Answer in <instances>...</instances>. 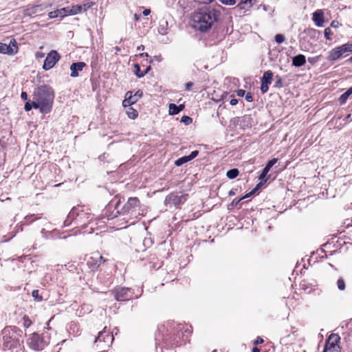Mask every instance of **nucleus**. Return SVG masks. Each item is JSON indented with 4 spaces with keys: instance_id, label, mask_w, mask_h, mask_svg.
Masks as SVG:
<instances>
[{
    "instance_id": "774afa93",
    "label": "nucleus",
    "mask_w": 352,
    "mask_h": 352,
    "mask_svg": "<svg viewBox=\"0 0 352 352\" xmlns=\"http://www.w3.org/2000/svg\"><path fill=\"white\" fill-rule=\"evenodd\" d=\"M140 56H142V57L148 56L147 53H142V54H140Z\"/></svg>"
},
{
    "instance_id": "a878e982",
    "label": "nucleus",
    "mask_w": 352,
    "mask_h": 352,
    "mask_svg": "<svg viewBox=\"0 0 352 352\" xmlns=\"http://www.w3.org/2000/svg\"><path fill=\"white\" fill-rule=\"evenodd\" d=\"M168 113L170 115H177L179 113L177 105L173 103L169 104Z\"/></svg>"
},
{
    "instance_id": "6e6d98bb",
    "label": "nucleus",
    "mask_w": 352,
    "mask_h": 352,
    "mask_svg": "<svg viewBox=\"0 0 352 352\" xmlns=\"http://www.w3.org/2000/svg\"><path fill=\"white\" fill-rule=\"evenodd\" d=\"M192 85H193V83L191 82H188L186 83V89L190 90V89L192 87Z\"/></svg>"
},
{
    "instance_id": "20e7f679",
    "label": "nucleus",
    "mask_w": 352,
    "mask_h": 352,
    "mask_svg": "<svg viewBox=\"0 0 352 352\" xmlns=\"http://www.w3.org/2000/svg\"><path fill=\"white\" fill-rule=\"evenodd\" d=\"M18 331L21 333V331L16 327H6L3 329L1 335L3 346L6 349H11L16 346L19 342Z\"/></svg>"
},
{
    "instance_id": "4d7b16f0",
    "label": "nucleus",
    "mask_w": 352,
    "mask_h": 352,
    "mask_svg": "<svg viewBox=\"0 0 352 352\" xmlns=\"http://www.w3.org/2000/svg\"><path fill=\"white\" fill-rule=\"evenodd\" d=\"M153 59L157 62H161L162 60V58L161 56H153Z\"/></svg>"
},
{
    "instance_id": "4be33fe9",
    "label": "nucleus",
    "mask_w": 352,
    "mask_h": 352,
    "mask_svg": "<svg viewBox=\"0 0 352 352\" xmlns=\"http://www.w3.org/2000/svg\"><path fill=\"white\" fill-rule=\"evenodd\" d=\"M142 95L143 92L140 90H138L134 95H132L131 91L126 92V96H129L134 104L138 102Z\"/></svg>"
},
{
    "instance_id": "39448f33",
    "label": "nucleus",
    "mask_w": 352,
    "mask_h": 352,
    "mask_svg": "<svg viewBox=\"0 0 352 352\" xmlns=\"http://www.w3.org/2000/svg\"><path fill=\"white\" fill-rule=\"evenodd\" d=\"M111 294L117 301L129 300L132 296L131 289L129 287H118L111 291Z\"/></svg>"
},
{
    "instance_id": "864d4df0",
    "label": "nucleus",
    "mask_w": 352,
    "mask_h": 352,
    "mask_svg": "<svg viewBox=\"0 0 352 352\" xmlns=\"http://www.w3.org/2000/svg\"><path fill=\"white\" fill-rule=\"evenodd\" d=\"M238 103V100L236 98H232L230 101V104L232 106L236 105Z\"/></svg>"
},
{
    "instance_id": "09e8293b",
    "label": "nucleus",
    "mask_w": 352,
    "mask_h": 352,
    "mask_svg": "<svg viewBox=\"0 0 352 352\" xmlns=\"http://www.w3.org/2000/svg\"><path fill=\"white\" fill-rule=\"evenodd\" d=\"M241 200H242V199H238V200H236V199H234V200L232 201V203L230 204V206L232 208H234V207H236V206L238 205V204H239Z\"/></svg>"
},
{
    "instance_id": "423d86ee",
    "label": "nucleus",
    "mask_w": 352,
    "mask_h": 352,
    "mask_svg": "<svg viewBox=\"0 0 352 352\" xmlns=\"http://www.w3.org/2000/svg\"><path fill=\"white\" fill-rule=\"evenodd\" d=\"M28 344L33 350L40 351L45 348L46 346V342L39 334L34 333L29 338Z\"/></svg>"
},
{
    "instance_id": "f03ea898",
    "label": "nucleus",
    "mask_w": 352,
    "mask_h": 352,
    "mask_svg": "<svg viewBox=\"0 0 352 352\" xmlns=\"http://www.w3.org/2000/svg\"><path fill=\"white\" fill-rule=\"evenodd\" d=\"M33 98L34 109H39L42 113H47L52 107L54 98V91L48 85H41L34 90Z\"/></svg>"
},
{
    "instance_id": "f3484780",
    "label": "nucleus",
    "mask_w": 352,
    "mask_h": 352,
    "mask_svg": "<svg viewBox=\"0 0 352 352\" xmlns=\"http://www.w3.org/2000/svg\"><path fill=\"white\" fill-rule=\"evenodd\" d=\"M313 21L318 27H322L324 23L323 12L322 10H317L313 14Z\"/></svg>"
},
{
    "instance_id": "c85d7f7f",
    "label": "nucleus",
    "mask_w": 352,
    "mask_h": 352,
    "mask_svg": "<svg viewBox=\"0 0 352 352\" xmlns=\"http://www.w3.org/2000/svg\"><path fill=\"white\" fill-rule=\"evenodd\" d=\"M32 296L34 298V300L37 302H41L43 300V297L39 295L38 290L34 289L32 292Z\"/></svg>"
},
{
    "instance_id": "b1692460",
    "label": "nucleus",
    "mask_w": 352,
    "mask_h": 352,
    "mask_svg": "<svg viewBox=\"0 0 352 352\" xmlns=\"http://www.w3.org/2000/svg\"><path fill=\"white\" fill-rule=\"evenodd\" d=\"M126 113L129 118L131 119H135L138 116V111L132 107L128 108L126 111Z\"/></svg>"
},
{
    "instance_id": "9b49d317",
    "label": "nucleus",
    "mask_w": 352,
    "mask_h": 352,
    "mask_svg": "<svg viewBox=\"0 0 352 352\" xmlns=\"http://www.w3.org/2000/svg\"><path fill=\"white\" fill-rule=\"evenodd\" d=\"M273 77V73L270 70L264 72L261 78V91L262 93H266L268 91V85L271 84Z\"/></svg>"
},
{
    "instance_id": "f257e3e1",
    "label": "nucleus",
    "mask_w": 352,
    "mask_h": 352,
    "mask_svg": "<svg viewBox=\"0 0 352 352\" xmlns=\"http://www.w3.org/2000/svg\"><path fill=\"white\" fill-rule=\"evenodd\" d=\"M222 9L221 6H217L194 12L191 16L193 28L200 32L208 31L219 20Z\"/></svg>"
},
{
    "instance_id": "c03bdc74",
    "label": "nucleus",
    "mask_w": 352,
    "mask_h": 352,
    "mask_svg": "<svg viewBox=\"0 0 352 352\" xmlns=\"http://www.w3.org/2000/svg\"><path fill=\"white\" fill-rule=\"evenodd\" d=\"M276 79L277 80L276 81L275 87H283V82H282L281 78L280 76H277Z\"/></svg>"
},
{
    "instance_id": "2eb2a0df",
    "label": "nucleus",
    "mask_w": 352,
    "mask_h": 352,
    "mask_svg": "<svg viewBox=\"0 0 352 352\" xmlns=\"http://www.w3.org/2000/svg\"><path fill=\"white\" fill-rule=\"evenodd\" d=\"M278 162L277 158H273L271 160H270L265 168L263 169L262 173L258 176V179L261 181L264 180L265 182L267 181V179H265L266 175H267L268 172L271 169V168Z\"/></svg>"
},
{
    "instance_id": "603ef678",
    "label": "nucleus",
    "mask_w": 352,
    "mask_h": 352,
    "mask_svg": "<svg viewBox=\"0 0 352 352\" xmlns=\"http://www.w3.org/2000/svg\"><path fill=\"white\" fill-rule=\"evenodd\" d=\"M194 1L199 3L206 4V3H209L212 2V0H194Z\"/></svg>"
},
{
    "instance_id": "0e129e2a",
    "label": "nucleus",
    "mask_w": 352,
    "mask_h": 352,
    "mask_svg": "<svg viewBox=\"0 0 352 352\" xmlns=\"http://www.w3.org/2000/svg\"><path fill=\"white\" fill-rule=\"evenodd\" d=\"M133 18H134L135 21H138L140 19V15H138V14H135L133 15Z\"/></svg>"
},
{
    "instance_id": "6e6552de",
    "label": "nucleus",
    "mask_w": 352,
    "mask_h": 352,
    "mask_svg": "<svg viewBox=\"0 0 352 352\" xmlns=\"http://www.w3.org/2000/svg\"><path fill=\"white\" fill-rule=\"evenodd\" d=\"M60 56L58 53L55 50L50 51L44 61L43 68L45 71L50 70L52 69L56 63L60 60Z\"/></svg>"
},
{
    "instance_id": "69168bd1",
    "label": "nucleus",
    "mask_w": 352,
    "mask_h": 352,
    "mask_svg": "<svg viewBox=\"0 0 352 352\" xmlns=\"http://www.w3.org/2000/svg\"><path fill=\"white\" fill-rule=\"evenodd\" d=\"M252 352H260V349L257 347H254L252 350Z\"/></svg>"
},
{
    "instance_id": "a19ab883",
    "label": "nucleus",
    "mask_w": 352,
    "mask_h": 352,
    "mask_svg": "<svg viewBox=\"0 0 352 352\" xmlns=\"http://www.w3.org/2000/svg\"><path fill=\"white\" fill-rule=\"evenodd\" d=\"M58 16H60V12L58 9L54 11H52L49 13V17L50 19L56 18Z\"/></svg>"
},
{
    "instance_id": "9d476101",
    "label": "nucleus",
    "mask_w": 352,
    "mask_h": 352,
    "mask_svg": "<svg viewBox=\"0 0 352 352\" xmlns=\"http://www.w3.org/2000/svg\"><path fill=\"white\" fill-rule=\"evenodd\" d=\"M103 257L98 252H94L87 258V263L91 270H96L101 264Z\"/></svg>"
},
{
    "instance_id": "5701e85b",
    "label": "nucleus",
    "mask_w": 352,
    "mask_h": 352,
    "mask_svg": "<svg viewBox=\"0 0 352 352\" xmlns=\"http://www.w3.org/2000/svg\"><path fill=\"white\" fill-rule=\"evenodd\" d=\"M239 174V171L237 168H232L227 171L226 176L230 179L236 178Z\"/></svg>"
},
{
    "instance_id": "a18cd8bd",
    "label": "nucleus",
    "mask_w": 352,
    "mask_h": 352,
    "mask_svg": "<svg viewBox=\"0 0 352 352\" xmlns=\"http://www.w3.org/2000/svg\"><path fill=\"white\" fill-rule=\"evenodd\" d=\"M244 96H245V100L248 102H251L253 101V97H252L251 93H250V92L245 93Z\"/></svg>"
},
{
    "instance_id": "052dcab7",
    "label": "nucleus",
    "mask_w": 352,
    "mask_h": 352,
    "mask_svg": "<svg viewBox=\"0 0 352 352\" xmlns=\"http://www.w3.org/2000/svg\"><path fill=\"white\" fill-rule=\"evenodd\" d=\"M262 186V182H261L260 183H258L256 187L254 188V190L256 192L259 188Z\"/></svg>"
},
{
    "instance_id": "79ce46f5",
    "label": "nucleus",
    "mask_w": 352,
    "mask_h": 352,
    "mask_svg": "<svg viewBox=\"0 0 352 352\" xmlns=\"http://www.w3.org/2000/svg\"><path fill=\"white\" fill-rule=\"evenodd\" d=\"M222 3L227 6H232L236 3V0H219Z\"/></svg>"
},
{
    "instance_id": "13d9d810",
    "label": "nucleus",
    "mask_w": 352,
    "mask_h": 352,
    "mask_svg": "<svg viewBox=\"0 0 352 352\" xmlns=\"http://www.w3.org/2000/svg\"><path fill=\"white\" fill-rule=\"evenodd\" d=\"M235 194H236V190H235V189H231V190L228 192V195H229V196H234Z\"/></svg>"
},
{
    "instance_id": "7ed1b4c3",
    "label": "nucleus",
    "mask_w": 352,
    "mask_h": 352,
    "mask_svg": "<svg viewBox=\"0 0 352 352\" xmlns=\"http://www.w3.org/2000/svg\"><path fill=\"white\" fill-rule=\"evenodd\" d=\"M118 213L126 217L128 220H132L131 223H133L140 216L143 214V210L141 208L138 198L130 197L121 210H118Z\"/></svg>"
},
{
    "instance_id": "bb28decb",
    "label": "nucleus",
    "mask_w": 352,
    "mask_h": 352,
    "mask_svg": "<svg viewBox=\"0 0 352 352\" xmlns=\"http://www.w3.org/2000/svg\"><path fill=\"white\" fill-rule=\"evenodd\" d=\"M189 158L187 156H183L179 159H177L175 162V164L177 166H180L182 165H183L184 164L189 162Z\"/></svg>"
},
{
    "instance_id": "f704fd0d",
    "label": "nucleus",
    "mask_w": 352,
    "mask_h": 352,
    "mask_svg": "<svg viewBox=\"0 0 352 352\" xmlns=\"http://www.w3.org/2000/svg\"><path fill=\"white\" fill-rule=\"evenodd\" d=\"M33 105H34V99L32 100V102H30V101L26 102V103L25 104V106H24V109L26 111H29L32 108H34Z\"/></svg>"
},
{
    "instance_id": "cd10ccee",
    "label": "nucleus",
    "mask_w": 352,
    "mask_h": 352,
    "mask_svg": "<svg viewBox=\"0 0 352 352\" xmlns=\"http://www.w3.org/2000/svg\"><path fill=\"white\" fill-rule=\"evenodd\" d=\"M133 102L132 101L131 98L129 97V96L125 95V99L122 102V105L124 107H131L132 104H133Z\"/></svg>"
},
{
    "instance_id": "72a5a7b5",
    "label": "nucleus",
    "mask_w": 352,
    "mask_h": 352,
    "mask_svg": "<svg viewBox=\"0 0 352 352\" xmlns=\"http://www.w3.org/2000/svg\"><path fill=\"white\" fill-rule=\"evenodd\" d=\"M253 1L254 0H245V1L241 0V1L238 5V6H239L241 9H244L245 7L243 6V4H249V7H251L253 4L252 3Z\"/></svg>"
},
{
    "instance_id": "c9c22d12",
    "label": "nucleus",
    "mask_w": 352,
    "mask_h": 352,
    "mask_svg": "<svg viewBox=\"0 0 352 352\" xmlns=\"http://www.w3.org/2000/svg\"><path fill=\"white\" fill-rule=\"evenodd\" d=\"M337 285L340 290H344L345 289V283L342 278H340L338 280Z\"/></svg>"
},
{
    "instance_id": "dca6fc26",
    "label": "nucleus",
    "mask_w": 352,
    "mask_h": 352,
    "mask_svg": "<svg viewBox=\"0 0 352 352\" xmlns=\"http://www.w3.org/2000/svg\"><path fill=\"white\" fill-rule=\"evenodd\" d=\"M340 340V337L339 336L338 334L331 333L329 336V338L326 342L325 346H327V347L340 346L338 345Z\"/></svg>"
},
{
    "instance_id": "49530a36",
    "label": "nucleus",
    "mask_w": 352,
    "mask_h": 352,
    "mask_svg": "<svg viewBox=\"0 0 352 352\" xmlns=\"http://www.w3.org/2000/svg\"><path fill=\"white\" fill-rule=\"evenodd\" d=\"M318 60V56L308 58V61L312 65L315 64V63H316Z\"/></svg>"
},
{
    "instance_id": "473e14b6",
    "label": "nucleus",
    "mask_w": 352,
    "mask_h": 352,
    "mask_svg": "<svg viewBox=\"0 0 352 352\" xmlns=\"http://www.w3.org/2000/svg\"><path fill=\"white\" fill-rule=\"evenodd\" d=\"M23 327L25 328H28L31 324H32V321L29 318L28 316H25L23 318Z\"/></svg>"
},
{
    "instance_id": "aec40b11",
    "label": "nucleus",
    "mask_w": 352,
    "mask_h": 352,
    "mask_svg": "<svg viewBox=\"0 0 352 352\" xmlns=\"http://www.w3.org/2000/svg\"><path fill=\"white\" fill-rule=\"evenodd\" d=\"M150 69V67H148L144 72H142L140 67L138 64L134 65V73L138 78L144 76Z\"/></svg>"
},
{
    "instance_id": "7c9ffc66",
    "label": "nucleus",
    "mask_w": 352,
    "mask_h": 352,
    "mask_svg": "<svg viewBox=\"0 0 352 352\" xmlns=\"http://www.w3.org/2000/svg\"><path fill=\"white\" fill-rule=\"evenodd\" d=\"M323 352H340V346L327 347L324 346Z\"/></svg>"
},
{
    "instance_id": "338daca9",
    "label": "nucleus",
    "mask_w": 352,
    "mask_h": 352,
    "mask_svg": "<svg viewBox=\"0 0 352 352\" xmlns=\"http://www.w3.org/2000/svg\"><path fill=\"white\" fill-rule=\"evenodd\" d=\"M44 54L43 53H37L36 56L37 57H43Z\"/></svg>"
},
{
    "instance_id": "5fc2aeb1",
    "label": "nucleus",
    "mask_w": 352,
    "mask_h": 352,
    "mask_svg": "<svg viewBox=\"0 0 352 352\" xmlns=\"http://www.w3.org/2000/svg\"><path fill=\"white\" fill-rule=\"evenodd\" d=\"M21 97L23 100H28V94L26 92L23 91L21 94Z\"/></svg>"
},
{
    "instance_id": "4468645a",
    "label": "nucleus",
    "mask_w": 352,
    "mask_h": 352,
    "mask_svg": "<svg viewBox=\"0 0 352 352\" xmlns=\"http://www.w3.org/2000/svg\"><path fill=\"white\" fill-rule=\"evenodd\" d=\"M86 64L84 62L74 63L70 66L71 74L73 78L78 76V72L82 71L85 67Z\"/></svg>"
},
{
    "instance_id": "412c9836",
    "label": "nucleus",
    "mask_w": 352,
    "mask_h": 352,
    "mask_svg": "<svg viewBox=\"0 0 352 352\" xmlns=\"http://www.w3.org/2000/svg\"><path fill=\"white\" fill-rule=\"evenodd\" d=\"M352 94V86L347 89L344 94H342L340 98L339 102L341 104H344L346 102V100H348L350 95Z\"/></svg>"
},
{
    "instance_id": "de8ad7c7",
    "label": "nucleus",
    "mask_w": 352,
    "mask_h": 352,
    "mask_svg": "<svg viewBox=\"0 0 352 352\" xmlns=\"http://www.w3.org/2000/svg\"><path fill=\"white\" fill-rule=\"evenodd\" d=\"M255 192H256V191L254 189H252L249 193H248L245 195H244L243 197H242L241 198V199H246L248 197H250L252 195H253Z\"/></svg>"
},
{
    "instance_id": "37998d69",
    "label": "nucleus",
    "mask_w": 352,
    "mask_h": 352,
    "mask_svg": "<svg viewBox=\"0 0 352 352\" xmlns=\"http://www.w3.org/2000/svg\"><path fill=\"white\" fill-rule=\"evenodd\" d=\"M199 154V151H193L191 152V153L188 155V158H189V160H193L194 158H195Z\"/></svg>"
},
{
    "instance_id": "bf43d9fd",
    "label": "nucleus",
    "mask_w": 352,
    "mask_h": 352,
    "mask_svg": "<svg viewBox=\"0 0 352 352\" xmlns=\"http://www.w3.org/2000/svg\"><path fill=\"white\" fill-rule=\"evenodd\" d=\"M151 13V10L150 9H145L142 14L144 15V16H147L149 14Z\"/></svg>"
},
{
    "instance_id": "2f4dec72",
    "label": "nucleus",
    "mask_w": 352,
    "mask_h": 352,
    "mask_svg": "<svg viewBox=\"0 0 352 352\" xmlns=\"http://www.w3.org/2000/svg\"><path fill=\"white\" fill-rule=\"evenodd\" d=\"M342 50H344V53L352 52V43H347L342 45Z\"/></svg>"
},
{
    "instance_id": "ea45409f",
    "label": "nucleus",
    "mask_w": 352,
    "mask_h": 352,
    "mask_svg": "<svg viewBox=\"0 0 352 352\" xmlns=\"http://www.w3.org/2000/svg\"><path fill=\"white\" fill-rule=\"evenodd\" d=\"M192 121V118L186 116H184L181 120V122H184L186 125L190 124Z\"/></svg>"
},
{
    "instance_id": "58836bf2",
    "label": "nucleus",
    "mask_w": 352,
    "mask_h": 352,
    "mask_svg": "<svg viewBox=\"0 0 352 352\" xmlns=\"http://www.w3.org/2000/svg\"><path fill=\"white\" fill-rule=\"evenodd\" d=\"M332 34V32L329 28H327L324 30V37L327 40H331V35Z\"/></svg>"
},
{
    "instance_id": "a211bd4d",
    "label": "nucleus",
    "mask_w": 352,
    "mask_h": 352,
    "mask_svg": "<svg viewBox=\"0 0 352 352\" xmlns=\"http://www.w3.org/2000/svg\"><path fill=\"white\" fill-rule=\"evenodd\" d=\"M306 63V58L303 54H298L292 58V65L295 67H301Z\"/></svg>"
},
{
    "instance_id": "8fccbe9b",
    "label": "nucleus",
    "mask_w": 352,
    "mask_h": 352,
    "mask_svg": "<svg viewBox=\"0 0 352 352\" xmlns=\"http://www.w3.org/2000/svg\"><path fill=\"white\" fill-rule=\"evenodd\" d=\"M245 93H246L245 91L243 89H238L236 91V94L239 97H243L245 96Z\"/></svg>"
},
{
    "instance_id": "4c0bfd02",
    "label": "nucleus",
    "mask_w": 352,
    "mask_h": 352,
    "mask_svg": "<svg viewBox=\"0 0 352 352\" xmlns=\"http://www.w3.org/2000/svg\"><path fill=\"white\" fill-rule=\"evenodd\" d=\"M275 41L277 43H282L285 41V36L283 34H276L275 36Z\"/></svg>"
},
{
    "instance_id": "e433bc0d",
    "label": "nucleus",
    "mask_w": 352,
    "mask_h": 352,
    "mask_svg": "<svg viewBox=\"0 0 352 352\" xmlns=\"http://www.w3.org/2000/svg\"><path fill=\"white\" fill-rule=\"evenodd\" d=\"M94 3L93 2H88L86 3H84L83 5H80V6H82V12H85L90 8H91L94 6Z\"/></svg>"
},
{
    "instance_id": "ddd939ff",
    "label": "nucleus",
    "mask_w": 352,
    "mask_h": 352,
    "mask_svg": "<svg viewBox=\"0 0 352 352\" xmlns=\"http://www.w3.org/2000/svg\"><path fill=\"white\" fill-rule=\"evenodd\" d=\"M344 54V50H342V45L339 47H336L332 50H331L328 52V56L327 57V60L329 61H335L340 58L342 55Z\"/></svg>"
},
{
    "instance_id": "0eeeda50",
    "label": "nucleus",
    "mask_w": 352,
    "mask_h": 352,
    "mask_svg": "<svg viewBox=\"0 0 352 352\" xmlns=\"http://www.w3.org/2000/svg\"><path fill=\"white\" fill-rule=\"evenodd\" d=\"M106 329L107 327H104L102 331L99 332L95 340V343H97L98 346L100 344L101 349L109 346L114 340L113 335H110L109 333H107Z\"/></svg>"
},
{
    "instance_id": "e2e57ef3",
    "label": "nucleus",
    "mask_w": 352,
    "mask_h": 352,
    "mask_svg": "<svg viewBox=\"0 0 352 352\" xmlns=\"http://www.w3.org/2000/svg\"><path fill=\"white\" fill-rule=\"evenodd\" d=\"M144 50V46L143 45H140L137 48V50H138V51H141V50Z\"/></svg>"
},
{
    "instance_id": "c756f323",
    "label": "nucleus",
    "mask_w": 352,
    "mask_h": 352,
    "mask_svg": "<svg viewBox=\"0 0 352 352\" xmlns=\"http://www.w3.org/2000/svg\"><path fill=\"white\" fill-rule=\"evenodd\" d=\"M60 12V16L64 17L65 16L70 15L69 12V7L63 8L60 9H58Z\"/></svg>"
},
{
    "instance_id": "393cba45",
    "label": "nucleus",
    "mask_w": 352,
    "mask_h": 352,
    "mask_svg": "<svg viewBox=\"0 0 352 352\" xmlns=\"http://www.w3.org/2000/svg\"><path fill=\"white\" fill-rule=\"evenodd\" d=\"M82 8V6H80L79 5H76V6L69 7L70 15H74V14L81 12Z\"/></svg>"
},
{
    "instance_id": "680f3d73",
    "label": "nucleus",
    "mask_w": 352,
    "mask_h": 352,
    "mask_svg": "<svg viewBox=\"0 0 352 352\" xmlns=\"http://www.w3.org/2000/svg\"><path fill=\"white\" fill-rule=\"evenodd\" d=\"M178 110H179V112L182 111L184 109V104H179L177 106Z\"/></svg>"
},
{
    "instance_id": "f8f14e48",
    "label": "nucleus",
    "mask_w": 352,
    "mask_h": 352,
    "mask_svg": "<svg viewBox=\"0 0 352 352\" xmlns=\"http://www.w3.org/2000/svg\"><path fill=\"white\" fill-rule=\"evenodd\" d=\"M188 195H178L177 193H171L167 197L168 201L175 207H179L183 204L187 199Z\"/></svg>"
},
{
    "instance_id": "1a4fd4ad",
    "label": "nucleus",
    "mask_w": 352,
    "mask_h": 352,
    "mask_svg": "<svg viewBox=\"0 0 352 352\" xmlns=\"http://www.w3.org/2000/svg\"><path fill=\"white\" fill-rule=\"evenodd\" d=\"M18 52L17 43L14 38L10 40L9 45L0 43V53L14 55Z\"/></svg>"
},
{
    "instance_id": "6ab92c4d",
    "label": "nucleus",
    "mask_w": 352,
    "mask_h": 352,
    "mask_svg": "<svg viewBox=\"0 0 352 352\" xmlns=\"http://www.w3.org/2000/svg\"><path fill=\"white\" fill-rule=\"evenodd\" d=\"M168 23L166 19H162L159 23L158 32L162 35H166L168 33Z\"/></svg>"
},
{
    "instance_id": "3c124183",
    "label": "nucleus",
    "mask_w": 352,
    "mask_h": 352,
    "mask_svg": "<svg viewBox=\"0 0 352 352\" xmlns=\"http://www.w3.org/2000/svg\"><path fill=\"white\" fill-rule=\"evenodd\" d=\"M263 342V339L262 338L258 337L254 341V343L255 344H259Z\"/></svg>"
}]
</instances>
